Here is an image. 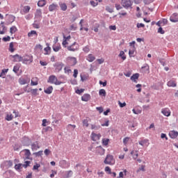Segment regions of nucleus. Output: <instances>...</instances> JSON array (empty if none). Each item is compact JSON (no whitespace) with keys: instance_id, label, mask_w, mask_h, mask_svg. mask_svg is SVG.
I'll return each instance as SVG.
<instances>
[{"instance_id":"052dcab7","label":"nucleus","mask_w":178,"mask_h":178,"mask_svg":"<svg viewBox=\"0 0 178 178\" xmlns=\"http://www.w3.org/2000/svg\"><path fill=\"white\" fill-rule=\"evenodd\" d=\"M12 119H13V117L12 116V115L8 114L6 115V120H7L8 122H10V120H12Z\"/></svg>"},{"instance_id":"a18cd8bd","label":"nucleus","mask_w":178,"mask_h":178,"mask_svg":"<svg viewBox=\"0 0 178 178\" xmlns=\"http://www.w3.org/2000/svg\"><path fill=\"white\" fill-rule=\"evenodd\" d=\"M170 20L172 22V23H177L178 18H176V17H170Z\"/></svg>"},{"instance_id":"7ed1b4c3","label":"nucleus","mask_w":178,"mask_h":178,"mask_svg":"<svg viewBox=\"0 0 178 178\" xmlns=\"http://www.w3.org/2000/svg\"><path fill=\"white\" fill-rule=\"evenodd\" d=\"M54 67H55V72L56 73H59L63 69V66H65V64L62 62H57L53 65Z\"/></svg>"},{"instance_id":"4d7b16f0","label":"nucleus","mask_w":178,"mask_h":178,"mask_svg":"<svg viewBox=\"0 0 178 178\" xmlns=\"http://www.w3.org/2000/svg\"><path fill=\"white\" fill-rule=\"evenodd\" d=\"M83 52L88 54V51H90V47L86 46L85 47L83 48Z\"/></svg>"},{"instance_id":"6e6d98bb","label":"nucleus","mask_w":178,"mask_h":178,"mask_svg":"<svg viewBox=\"0 0 178 178\" xmlns=\"http://www.w3.org/2000/svg\"><path fill=\"white\" fill-rule=\"evenodd\" d=\"M99 83L100 84V86H103V87H106V84L108 83V82L106 81V80H105L104 81H99Z\"/></svg>"},{"instance_id":"ea45409f","label":"nucleus","mask_w":178,"mask_h":178,"mask_svg":"<svg viewBox=\"0 0 178 178\" xmlns=\"http://www.w3.org/2000/svg\"><path fill=\"white\" fill-rule=\"evenodd\" d=\"M109 144V139L108 138H103L102 139V145H108Z\"/></svg>"},{"instance_id":"3c124183","label":"nucleus","mask_w":178,"mask_h":178,"mask_svg":"<svg viewBox=\"0 0 178 178\" xmlns=\"http://www.w3.org/2000/svg\"><path fill=\"white\" fill-rule=\"evenodd\" d=\"M41 165L40 163H35V165H33V170H38V168H40Z\"/></svg>"},{"instance_id":"20e7f679","label":"nucleus","mask_w":178,"mask_h":178,"mask_svg":"<svg viewBox=\"0 0 178 178\" xmlns=\"http://www.w3.org/2000/svg\"><path fill=\"white\" fill-rule=\"evenodd\" d=\"M33 63V56L26 55L22 57V63H25L26 65H27V63Z\"/></svg>"},{"instance_id":"ddd939ff","label":"nucleus","mask_w":178,"mask_h":178,"mask_svg":"<svg viewBox=\"0 0 178 178\" xmlns=\"http://www.w3.org/2000/svg\"><path fill=\"white\" fill-rule=\"evenodd\" d=\"M15 19H16V17H15V15H8L7 23L8 24H12V23L15 22Z\"/></svg>"},{"instance_id":"aec40b11","label":"nucleus","mask_w":178,"mask_h":178,"mask_svg":"<svg viewBox=\"0 0 178 178\" xmlns=\"http://www.w3.org/2000/svg\"><path fill=\"white\" fill-rule=\"evenodd\" d=\"M67 162L65 160H61L59 162V166L60 168H67Z\"/></svg>"},{"instance_id":"de8ad7c7","label":"nucleus","mask_w":178,"mask_h":178,"mask_svg":"<svg viewBox=\"0 0 178 178\" xmlns=\"http://www.w3.org/2000/svg\"><path fill=\"white\" fill-rule=\"evenodd\" d=\"M43 131H44L45 133H47V131H52V127H47L45 128L42 129Z\"/></svg>"},{"instance_id":"5701e85b","label":"nucleus","mask_w":178,"mask_h":178,"mask_svg":"<svg viewBox=\"0 0 178 178\" xmlns=\"http://www.w3.org/2000/svg\"><path fill=\"white\" fill-rule=\"evenodd\" d=\"M34 35L35 37H37L38 35V33H37L36 31H31L28 33V37H33Z\"/></svg>"},{"instance_id":"f8f14e48","label":"nucleus","mask_w":178,"mask_h":178,"mask_svg":"<svg viewBox=\"0 0 178 178\" xmlns=\"http://www.w3.org/2000/svg\"><path fill=\"white\" fill-rule=\"evenodd\" d=\"M161 113H163L164 116H167V118H169V116H170L171 112L169 108H162Z\"/></svg>"},{"instance_id":"0e129e2a","label":"nucleus","mask_w":178,"mask_h":178,"mask_svg":"<svg viewBox=\"0 0 178 178\" xmlns=\"http://www.w3.org/2000/svg\"><path fill=\"white\" fill-rule=\"evenodd\" d=\"M78 74H79V70H77L76 69L74 70L73 77L76 79Z\"/></svg>"},{"instance_id":"dca6fc26","label":"nucleus","mask_w":178,"mask_h":178,"mask_svg":"<svg viewBox=\"0 0 178 178\" xmlns=\"http://www.w3.org/2000/svg\"><path fill=\"white\" fill-rule=\"evenodd\" d=\"M138 77H140V74L138 73H136L134 74L131 76V80L132 81H134V83H137L136 80H138Z\"/></svg>"},{"instance_id":"e433bc0d","label":"nucleus","mask_w":178,"mask_h":178,"mask_svg":"<svg viewBox=\"0 0 178 178\" xmlns=\"http://www.w3.org/2000/svg\"><path fill=\"white\" fill-rule=\"evenodd\" d=\"M38 89L35 88V89H31V92L32 94V95H35V97H36V95H38Z\"/></svg>"},{"instance_id":"7c9ffc66","label":"nucleus","mask_w":178,"mask_h":178,"mask_svg":"<svg viewBox=\"0 0 178 178\" xmlns=\"http://www.w3.org/2000/svg\"><path fill=\"white\" fill-rule=\"evenodd\" d=\"M118 56L121 58L122 60H126V56L124 55V51H121Z\"/></svg>"},{"instance_id":"cd10ccee","label":"nucleus","mask_w":178,"mask_h":178,"mask_svg":"<svg viewBox=\"0 0 178 178\" xmlns=\"http://www.w3.org/2000/svg\"><path fill=\"white\" fill-rule=\"evenodd\" d=\"M19 69H20V65L19 64H17L13 67V72H14V73H17Z\"/></svg>"},{"instance_id":"13d9d810","label":"nucleus","mask_w":178,"mask_h":178,"mask_svg":"<svg viewBox=\"0 0 178 178\" xmlns=\"http://www.w3.org/2000/svg\"><path fill=\"white\" fill-rule=\"evenodd\" d=\"M2 40L4 41V42H8V41H10V36L3 37Z\"/></svg>"},{"instance_id":"9d476101","label":"nucleus","mask_w":178,"mask_h":178,"mask_svg":"<svg viewBox=\"0 0 178 178\" xmlns=\"http://www.w3.org/2000/svg\"><path fill=\"white\" fill-rule=\"evenodd\" d=\"M169 136L170 138H172V140H175V138H177L178 131L175 130L170 131L169 133Z\"/></svg>"},{"instance_id":"72a5a7b5","label":"nucleus","mask_w":178,"mask_h":178,"mask_svg":"<svg viewBox=\"0 0 178 178\" xmlns=\"http://www.w3.org/2000/svg\"><path fill=\"white\" fill-rule=\"evenodd\" d=\"M70 59L72 62L73 66L77 64V58H76V57H70Z\"/></svg>"},{"instance_id":"5fc2aeb1","label":"nucleus","mask_w":178,"mask_h":178,"mask_svg":"<svg viewBox=\"0 0 178 178\" xmlns=\"http://www.w3.org/2000/svg\"><path fill=\"white\" fill-rule=\"evenodd\" d=\"M106 10L109 13H113V8H111L109 6H106Z\"/></svg>"},{"instance_id":"a878e982","label":"nucleus","mask_w":178,"mask_h":178,"mask_svg":"<svg viewBox=\"0 0 178 178\" xmlns=\"http://www.w3.org/2000/svg\"><path fill=\"white\" fill-rule=\"evenodd\" d=\"M35 17H42V12L41 11V9L36 10Z\"/></svg>"},{"instance_id":"37998d69","label":"nucleus","mask_w":178,"mask_h":178,"mask_svg":"<svg viewBox=\"0 0 178 178\" xmlns=\"http://www.w3.org/2000/svg\"><path fill=\"white\" fill-rule=\"evenodd\" d=\"M22 163L15 164V170H20V169H22Z\"/></svg>"},{"instance_id":"e2e57ef3","label":"nucleus","mask_w":178,"mask_h":178,"mask_svg":"<svg viewBox=\"0 0 178 178\" xmlns=\"http://www.w3.org/2000/svg\"><path fill=\"white\" fill-rule=\"evenodd\" d=\"M118 105L120 108H124L126 106V102L122 103L120 101L118 102Z\"/></svg>"},{"instance_id":"4c0bfd02","label":"nucleus","mask_w":178,"mask_h":178,"mask_svg":"<svg viewBox=\"0 0 178 178\" xmlns=\"http://www.w3.org/2000/svg\"><path fill=\"white\" fill-rule=\"evenodd\" d=\"M13 47H14L13 42H11L10 43L9 49H8L10 52H15V48H13Z\"/></svg>"},{"instance_id":"b1692460","label":"nucleus","mask_w":178,"mask_h":178,"mask_svg":"<svg viewBox=\"0 0 178 178\" xmlns=\"http://www.w3.org/2000/svg\"><path fill=\"white\" fill-rule=\"evenodd\" d=\"M9 69H3L1 70V72L0 74V77H2L3 79H5V75L6 74V73H8Z\"/></svg>"},{"instance_id":"473e14b6","label":"nucleus","mask_w":178,"mask_h":178,"mask_svg":"<svg viewBox=\"0 0 178 178\" xmlns=\"http://www.w3.org/2000/svg\"><path fill=\"white\" fill-rule=\"evenodd\" d=\"M19 83L21 84V86H24V84H27V80L23 78H20L19 79Z\"/></svg>"},{"instance_id":"f704fd0d","label":"nucleus","mask_w":178,"mask_h":178,"mask_svg":"<svg viewBox=\"0 0 178 178\" xmlns=\"http://www.w3.org/2000/svg\"><path fill=\"white\" fill-rule=\"evenodd\" d=\"M99 129H101V125L91 124L92 130H99Z\"/></svg>"},{"instance_id":"58836bf2","label":"nucleus","mask_w":178,"mask_h":178,"mask_svg":"<svg viewBox=\"0 0 178 178\" xmlns=\"http://www.w3.org/2000/svg\"><path fill=\"white\" fill-rule=\"evenodd\" d=\"M143 70H145V72H149V65L148 64H145L144 66L141 67Z\"/></svg>"},{"instance_id":"9b49d317","label":"nucleus","mask_w":178,"mask_h":178,"mask_svg":"<svg viewBox=\"0 0 178 178\" xmlns=\"http://www.w3.org/2000/svg\"><path fill=\"white\" fill-rule=\"evenodd\" d=\"M90 99H91V95L88 93H86L81 97V100L84 102H88Z\"/></svg>"},{"instance_id":"4468645a","label":"nucleus","mask_w":178,"mask_h":178,"mask_svg":"<svg viewBox=\"0 0 178 178\" xmlns=\"http://www.w3.org/2000/svg\"><path fill=\"white\" fill-rule=\"evenodd\" d=\"M102 136L101 134H95L94 132L92 133V141H97V140H99L101 138Z\"/></svg>"},{"instance_id":"c756f323","label":"nucleus","mask_w":178,"mask_h":178,"mask_svg":"<svg viewBox=\"0 0 178 178\" xmlns=\"http://www.w3.org/2000/svg\"><path fill=\"white\" fill-rule=\"evenodd\" d=\"M16 31H17V28L15 26H13L10 29V34H15V33H16Z\"/></svg>"},{"instance_id":"2f4dec72","label":"nucleus","mask_w":178,"mask_h":178,"mask_svg":"<svg viewBox=\"0 0 178 178\" xmlns=\"http://www.w3.org/2000/svg\"><path fill=\"white\" fill-rule=\"evenodd\" d=\"M88 62H94L95 60V57L92 54H89L88 56Z\"/></svg>"},{"instance_id":"4be33fe9","label":"nucleus","mask_w":178,"mask_h":178,"mask_svg":"<svg viewBox=\"0 0 178 178\" xmlns=\"http://www.w3.org/2000/svg\"><path fill=\"white\" fill-rule=\"evenodd\" d=\"M134 51H136V47L134 45V47L129 51L130 58H134Z\"/></svg>"},{"instance_id":"393cba45","label":"nucleus","mask_w":178,"mask_h":178,"mask_svg":"<svg viewBox=\"0 0 178 178\" xmlns=\"http://www.w3.org/2000/svg\"><path fill=\"white\" fill-rule=\"evenodd\" d=\"M149 141V140L148 139H142L138 143L140 145H141L142 147H144V145L147 144V143H148Z\"/></svg>"},{"instance_id":"603ef678","label":"nucleus","mask_w":178,"mask_h":178,"mask_svg":"<svg viewBox=\"0 0 178 178\" xmlns=\"http://www.w3.org/2000/svg\"><path fill=\"white\" fill-rule=\"evenodd\" d=\"M76 94H79V95H81L82 92H84V89L81 88V89H77L75 91Z\"/></svg>"},{"instance_id":"c03bdc74","label":"nucleus","mask_w":178,"mask_h":178,"mask_svg":"<svg viewBox=\"0 0 178 178\" xmlns=\"http://www.w3.org/2000/svg\"><path fill=\"white\" fill-rule=\"evenodd\" d=\"M30 9H31V8H30L29 6H25L24 7V13H29V12H30Z\"/></svg>"},{"instance_id":"f03ea898","label":"nucleus","mask_w":178,"mask_h":178,"mask_svg":"<svg viewBox=\"0 0 178 178\" xmlns=\"http://www.w3.org/2000/svg\"><path fill=\"white\" fill-rule=\"evenodd\" d=\"M104 162L106 165H114L115 159H113V156L107 154Z\"/></svg>"},{"instance_id":"69168bd1","label":"nucleus","mask_w":178,"mask_h":178,"mask_svg":"<svg viewBox=\"0 0 178 178\" xmlns=\"http://www.w3.org/2000/svg\"><path fill=\"white\" fill-rule=\"evenodd\" d=\"M44 155H46V156H48V155H49V154H51V150H49V149H46L44 151Z\"/></svg>"},{"instance_id":"423d86ee","label":"nucleus","mask_w":178,"mask_h":178,"mask_svg":"<svg viewBox=\"0 0 178 178\" xmlns=\"http://www.w3.org/2000/svg\"><path fill=\"white\" fill-rule=\"evenodd\" d=\"M67 49L68 51L74 52L79 49V44H77V42H74L72 44H71L70 46H68L67 47Z\"/></svg>"},{"instance_id":"0eeeda50","label":"nucleus","mask_w":178,"mask_h":178,"mask_svg":"<svg viewBox=\"0 0 178 178\" xmlns=\"http://www.w3.org/2000/svg\"><path fill=\"white\" fill-rule=\"evenodd\" d=\"M96 152V154H97V155H101V156L104 155L105 149H104L102 147V146H97L96 147V152Z\"/></svg>"},{"instance_id":"a19ab883","label":"nucleus","mask_w":178,"mask_h":178,"mask_svg":"<svg viewBox=\"0 0 178 178\" xmlns=\"http://www.w3.org/2000/svg\"><path fill=\"white\" fill-rule=\"evenodd\" d=\"M159 62H160L161 65H162V66H166V61L164 60V58H160L159 59Z\"/></svg>"},{"instance_id":"39448f33","label":"nucleus","mask_w":178,"mask_h":178,"mask_svg":"<svg viewBox=\"0 0 178 178\" xmlns=\"http://www.w3.org/2000/svg\"><path fill=\"white\" fill-rule=\"evenodd\" d=\"M22 144L24 147H29L30 144H31V140L27 136H24L22 138Z\"/></svg>"},{"instance_id":"a211bd4d","label":"nucleus","mask_w":178,"mask_h":178,"mask_svg":"<svg viewBox=\"0 0 178 178\" xmlns=\"http://www.w3.org/2000/svg\"><path fill=\"white\" fill-rule=\"evenodd\" d=\"M53 91H54V87H52V86H50L47 89L44 90V92L48 95L52 94Z\"/></svg>"},{"instance_id":"680f3d73","label":"nucleus","mask_w":178,"mask_h":178,"mask_svg":"<svg viewBox=\"0 0 178 178\" xmlns=\"http://www.w3.org/2000/svg\"><path fill=\"white\" fill-rule=\"evenodd\" d=\"M130 140V138L129 137H126L123 139V144L124 145H126V144H127V143H129V140Z\"/></svg>"},{"instance_id":"412c9836","label":"nucleus","mask_w":178,"mask_h":178,"mask_svg":"<svg viewBox=\"0 0 178 178\" xmlns=\"http://www.w3.org/2000/svg\"><path fill=\"white\" fill-rule=\"evenodd\" d=\"M58 8V5L55 3H52L49 6V12H54Z\"/></svg>"},{"instance_id":"f3484780","label":"nucleus","mask_w":178,"mask_h":178,"mask_svg":"<svg viewBox=\"0 0 178 178\" xmlns=\"http://www.w3.org/2000/svg\"><path fill=\"white\" fill-rule=\"evenodd\" d=\"M46 45L47 46V47H44V51L45 53L44 55H49L51 54V47H49V44L47 43Z\"/></svg>"},{"instance_id":"8fccbe9b","label":"nucleus","mask_w":178,"mask_h":178,"mask_svg":"<svg viewBox=\"0 0 178 178\" xmlns=\"http://www.w3.org/2000/svg\"><path fill=\"white\" fill-rule=\"evenodd\" d=\"M83 126H85L86 127H88V120L85 119L82 121Z\"/></svg>"},{"instance_id":"6e6552de","label":"nucleus","mask_w":178,"mask_h":178,"mask_svg":"<svg viewBox=\"0 0 178 178\" xmlns=\"http://www.w3.org/2000/svg\"><path fill=\"white\" fill-rule=\"evenodd\" d=\"M133 5V1L131 0H125L123 3L122 6L124 8H126L127 9H129V8H131Z\"/></svg>"},{"instance_id":"2eb2a0df","label":"nucleus","mask_w":178,"mask_h":178,"mask_svg":"<svg viewBox=\"0 0 178 178\" xmlns=\"http://www.w3.org/2000/svg\"><path fill=\"white\" fill-rule=\"evenodd\" d=\"M40 145H38V141H35V143L31 144V149L32 151H37L39 149Z\"/></svg>"},{"instance_id":"f257e3e1","label":"nucleus","mask_w":178,"mask_h":178,"mask_svg":"<svg viewBox=\"0 0 178 178\" xmlns=\"http://www.w3.org/2000/svg\"><path fill=\"white\" fill-rule=\"evenodd\" d=\"M47 83H50L51 84H55V86H60L63 82L58 81V78L55 75H51L49 76L47 80Z\"/></svg>"},{"instance_id":"09e8293b","label":"nucleus","mask_w":178,"mask_h":178,"mask_svg":"<svg viewBox=\"0 0 178 178\" xmlns=\"http://www.w3.org/2000/svg\"><path fill=\"white\" fill-rule=\"evenodd\" d=\"M105 172H108V175H112V170L111 169V168L109 166H106L105 168Z\"/></svg>"},{"instance_id":"79ce46f5","label":"nucleus","mask_w":178,"mask_h":178,"mask_svg":"<svg viewBox=\"0 0 178 178\" xmlns=\"http://www.w3.org/2000/svg\"><path fill=\"white\" fill-rule=\"evenodd\" d=\"M60 46H55V45H53V51L54 52H59L60 49Z\"/></svg>"},{"instance_id":"49530a36","label":"nucleus","mask_w":178,"mask_h":178,"mask_svg":"<svg viewBox=\"0 0 178 178\" xmlns=\"http://www.w3.org/2000/svg\"><path fill=\"white\" fill-rule=\"evenodd\" d=\"M25 152V156H30L31 155V152H30V149H24Z\"/></svg>"},{"instance_id":"bf43d9fd","label":"nucleus","mask_w":178,"mask_h":178,"mask_svg":"<svg viewBox=\"0 0 178 178\" xmlns=\"http://www.w3.org/2000/svg\"><path fill=\"white\" fill-rule=\"evenodd\" d=\"M42 152H43L42 150H40L38 152L33 153V155H35L36 156H42Z\"/></svg>"},{"instance_id":"338daca9","label":"nucleus","mask_w":178,"mask_h":178,"mask_svg":"<svg viewBox=\"0 0 178 178\" xmlns=\"http://www.w3.org/2000/svg\"><path fill=\"white\" fill-rule=\"evenodd\" d=\"M136 27L138 29H141V27H145V25L144 24H143V23H138L136 24Z\"/></svg>"},{"instance_id":"c9c22d12","label":"nucleus","mask_w":178,"mask_h":178,"mask_svg":"<svg viewBox=\"0 0 178 178\" xmlns=\"http://www.w3.org/2000/svg\"><path fill=\"white\" fill-rule=\"evenodd\" d=\"M99 95H103V97H106V91L104 89H100L99 91Z\"/></svg>"},{"instance_id":"1a4fd4ad","label":"nucleus","mask_w":178,"mask_h":178,"mask_svg":"<svg viewBox=\"0 0 178 178\" xmlns=\"http://www.w3.org/2000/svg\"><path fill=\"white\" fill-rule=\"evenodd\" d=\"M10 56L14 58L13 62H23V57L19 54H15L14 56L11 55Z\"/></svg>"},{"instance_id":"6ab92c4d","label":"nucleus","mask_w":178,"mask_h":178,"mask_svg":"<svg viewBox=\"0 0 178 178\" xmlns=\"http://www.w3.org/2000/svg\"><path fill=\"white\" fill-rule=\"evenodd\" d=\"M46 5H47V0H40L38 2V6H39V8H42Z\"/></svg>"},{"instance_id":"864d4df0","label":"nucleus","mask_w":178,"mask_h":178,"mask_svg":"<svg viewBox=\"0 0 178 178\" xmlns=\"http://www.w3.org/2000/svg\"><path fill=\"white\" fill-rule=\"evenodd\" d=\"M157 33H159V34H165V31H163V28H162L161 26H160L158 29Z\"/></svg>"},{"instance_id":"bb28decb","label":"nucleus","mask_w":178,"mask_h":178,"mask_svg":"<svg viewBox=\"0 0 178 178\" xmlns=\"http://www.w3.org/2000/svg\"><path fill=\"white\" fill-rule=\"evenodd\" d=\"M167 86L168 87H176V82L175 81H169Z\"/></svg>"},{"instance_id":"774afa93","label":"nucleus","mask_w":178,"mask_h":178,"mask_svg":"<svg viewBox=\"0 0 178 178\" xmlns=\"http://www.w3.org/2000/svg\"><path fill=\"white\" fill-rule=\"evenodd\" d=\"M90 5L92 6H93V8H95V6H98V3H96L95 1H90Z\"/></svg>"},{"instance_id":"c85d7f7f","label":"nucleus","mask_w":178,"mask_h":178,"mask_svg":"<svg viewBox=\"0 0 178 178\" xmlns=\"http://www.w3.org/2000/svg\"><path fill=\"white\" fill-rule=\"evenodd\" d=\"M60 8L63 12L67 10V6L65 3L60 4Z\"/></svg>"}]
</instances>
